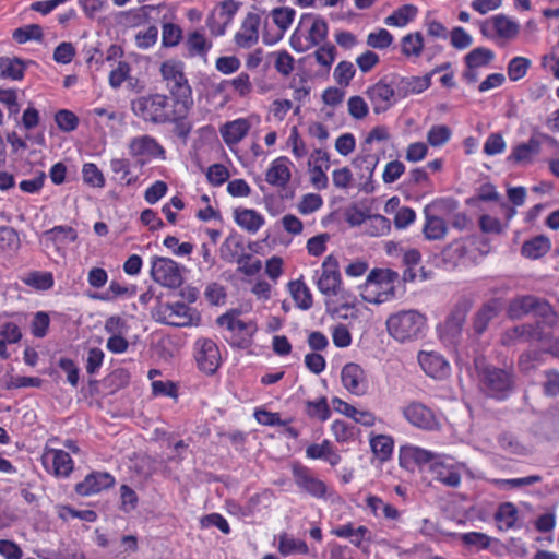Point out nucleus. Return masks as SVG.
I'll use <instances>...</instances> for the list:
<instances>
[{
	"label": "nucleus",
	"instance_id": "obj_1",
	"mask_svg": "<svg viewBox=\"0 0 559 559\" xmlns=\"http://www.w3.org/2000/svg\"><path fill=\"white\" fill-rule=\"evenodd\" d=\"M216 325L222 330V337L236 349H249L254 342L259 326L255 320L242 318L238 308H233L216 318Z\"/></svg>",
	"mask_w": 559,
	"mask_h": 559
},
{
	"label": "nucleus",
	"instance_id": "obj_2",
	"mask_svg": "<svg viewBox=\"0 0 559 559\" xmlns=\"http://www.w3.org/2000/svg\"><path fill=\"white\" fill-rule=\"evenodd\" d=\"M131 111L145 123L167 124L177 104L164 93H148L131 100Z\"/></svg>",
	"mask_w": 559,
	"mask_h": 559
},
{
	"label": "nucleus",
	"instance_id": "obj_3",
	"mask_svg": "<svg viewBox=\"0 0 559 559\" xmlns=\"http://www.w3.org/2000/svg\"><path fill=\"white\" fill-rule=\"evenodd\" d=\"M328 22L316 13H302L289 38L290 47L296 52H306L326 40Z\"/></svg>",
	"mask_w": 559,
	"mask_h": 559
},
{
	"label": "nucleus",
	"instance_id": "obj_4",
	"mask_svg": "<svg viewBox=\"0 0 559 559\" xmlns=\"http://www.w3.org/2000/svg\"><path fill=\"white\" fill-rule=\"evenodd\" d=\"M385 325L388 333L396 342H413L425 336L427 318L418 310H400L388 317Z\"/></svg>",
	"mask_w": 559,
	"mask_h": 559
},
{
	"label": "nucleus",
	"instance_id": "obj_5",
	"mask_svg": "<svg viewBox=\"0 0 559 559\" xmlns=\"http://www.w3.org/2000/svg\"><path fill=\"white\" fill-rule=\"evenodd\" d=\"M159 72L170 99L180 107L193 106V92L185 73V63L176 59L165 60Z\"/></svg>",
	"mask_w": 559,
	"mask_h": 559
},
{
	"label": "nucleus",
	"instance_id": "obj_6",
	"mask_svg": "<svg viewBox=\"0 0 559 559\" xmlns=\"http://www.w3.org/2000/svg\"><path fill=\"white\" fill-rule=\"evenodd\" d=\"M399 273L390 269H373L367 276L360 295L369 304H383L395 296Z\"/></svg>",
	"mask_w": 559,
	"mask_h": 559
},
{
	"label": "nucleus",
	"instance_id": "obj_7",
	"mask_svg": "<svg viewBox=\"0 0 559 559\" xmlns=\"http://www.w3.org/2000/svg\"><path fill=\"white\" fill-rule=\"evenodd\" d=\"M528 313L540 317L548 326H552L557 323V314L554 312L551 306L544 299L533 295H524L518 296L510 301L508 316L511 319H521Z\"/></svg>",
	"mask_w": 559,
	"mask_h": 559
},
{
	"label": "nucleus",
	"instance_id": "obj_8",
	"mask_svg": "<svg viewBox=\"0 0 559 559\" xmlns=\"http://www.w3.org/2000/svg\"><path fill=\"white\" fill-rule=\"evenodd\" d=\"M296 11L290 7H278L271 10L264 20L262 41L272 46L283 39L285 33L292 26Z\"/></svg>",
	"mask_w": 559,
	"mask_h": 559
},
{
	"label": "nucleus",
	"instance_id": "obj_9",
	"mask_svg": "<svg viewBox=\"0 0 559 559\" xmlns=\"http://www.w3.org/2000/svg\"><path fill=\"white\" fill-rule=\"evenodd\" d=\"M452 207L451 199H437L425 207L426 222L423 231L427 239L439 240L445 236L448 227L442 215L451 211Z\"/></svg>",
	"mask_w": 559,
	"mask_h": 559
},
{
	"label": "nucleus",
	"instance_id": "obj_10",
	"mask_svg": "<svg viewBox=\"0 0 559 559\" xmlns=\"http://www.w3.org/2000/svg\"><path fill=\"white\" fill-rule=\"evenodd\" d=\"M192 350L198 369L207 376L215 374L223 362L217 343L210 337H199L194 341Z\"/></svg>",
	"mask_w": 559,
	"mask_h": 559
},
{
	"label": "nucleus",
	"instance_id": "obj_11",
	"mask_svg": "<svg viewBox=\"0 0 559 559\" xmlns=\"http://www.w3.org/2000/svg\"><path fill=\"white\" fill-rule=\"evenodd\" d=\"M292 477L300 492L318 500L326 499L328 485L310 467L295 462L292 465Z\"/></svg>",
	"mask_w": 559,
	"mask_h": 559
},
{
	"label": "nucleus",
	"instance_id": "obj_12",
	"mask_svg": "<svg viewBox=\"0 0 559 559\" xmlns=\"http://www.w3.org/2000/svg\"><path fill=\"white\" fill-rule=\"evenodd\" d=\"M542 141L547 142L549 145L556 148H559V142L548 134H539L537 136L532 135L527 142L514 145L510 155L507 157V160L514 165H531L540 153Z\"/></svg>",
	"mask_w": 559,
	"mask_h": 559
},
{
	"label": "nucleus",
	"instance_id": "obj_13",
	"mask_svg": "<svg viewBox=\"0 0 559 559\" xmlns=\"http://www.w3.org/2000/svg\"><path fill=\"white\" fill-rule=\"evenodd\" d=\"M150 274L155 283L167 288H178L183 282L178 263L166 257L151 258Z\"/></svg>",
	"mask_w": 559,
	"mask_h": 559
},
{
	"label": "nucleus",
	"instance_id": "obj_14",
	"mask_svg": "<svg viewBox=\"0 0 559 559\" xmlns=\"http://www.w3.org/2000/svg\"><path fill=\"white\" fill-rule=\"evenodd\" d=\"M316 285L319 292L328 297L336 296L342 290L338 260L333 254L325 257L321 271H317Z\"/></svg>",
	"mask_w": 559,
	"mask_h": 559
},
{
	"label": "nucleus",
	"instance_id": "obj_15",
	"mask_svg": "<svg viewBox=\"0 0 559 559\" xmlns=\"http://www.w3.org/2000/svg\"><path fill=\"white\" fill-rule=\"evenodd\" d=\"M405 420L421 430L437 431L441 429V420L437 414L421 402H409L402 411Z\"/></svg>",
	"mask_w": 559,
	"mask_h": 559
},
{
	"label": "nucleus",
	"instance_id": "obj_16",
	"mask_svg": "<svg viewBox=\"0 0 559 559\" xmlns=\"http://www.w3.org/2000/svg\"><path fill=\"white\" fill-rule=\"evenodd\" d=\"M484 36L492 39L513 40L520 33V24L504 15L497 14L481 24Z\"/></svg>",
	"mask_w": 559,
	"mask_h": 559
},
{
	"label": "nucleus",
	"instance_id": "obj_17",
	"mask_svg": "<svg viewBox=\"0 0 559 559\" xmlns=\"http://www.w3.org/2000/svg\"><path fill=\"white\" fill-rule=\"evenodd\" d=\"M495 52L486 47H477L464 57L465 69L462 73L463 80L468 84L476 83L483 69L490 66L495 60Z\"/></svg>",
	"mask_w": 559,
	"mask_h": 559
},
{
	"label": "nucleus",
	"instance_id": "obj_18",
	"mask_svg": "<svg viewBox=\"0 0 559 559\" xmlns=\"http://www.w3.org/2000/svg\"><path fill=\"white\" fill-rule=\"evenodd\" d=\"M483 381L487 394L498 400L506 399L513 385L511 373L498 368H486Z\"/></svg>",
	"mask_w": 559,
	"mask_h": 559
},
{
	"label": "nucleus",
	"instance_id": "obj_19",
	"mask_svg": "<svg viewBox=\"0 0 559 559\" xmlns=\"http://www.w3.org/2000/svg\"><path fill=\"white\" fill-rule=\"evenodd\" d=\"M366 95L377 115L385 112L395 104V91L385 79H381L370 85L366 91Z\"/></svg>",
	"mask_w": 559,
	"mask_h": 559
},
{
	"label": "nucleus",
	"instance_id": "obj_20",
	"mask_svg": "<svg viewBox=\"0 0 559 559\" xmlns=\"http://www.w3.org/2000/svg\"><path fill=\"white\" fill-rule=\"evenodd\" d=\"M341 380L344 388L357 396L365 395L369 389L366 371L355 362H348L343 367Z\"/></svg>",
	"mask_w": 559,
	"mask_h": 559
},
{
	"label": "nucleus",
	"instance_id": "obj_21",
	"mask_svg": "<svg viewBox=\"0 0 559 559\" xmlns=\"http://www.w3.org/2000/svg\"><path fill=\"white\" fill-rule=\"evenodd\" d=\"M43 465L57 477H68L73 471L74 462L64 450L49 449L43 455Z\"/></svg>",
	"mask_w": 559,
	"mask_h": 559
},
{
	"label": "nucleus",
	"instance_id": "obj_22",
	"mask_svg": "<svg viewBox=\"0 0 559 559\" xmlns=\"http://www.w3.org/2000/svg\"><path fill=\"white\" fill-rule=\"evenodd\" d=\"M129 153L133 157H145L148 160L165 158L166 151L158 141L151 135L132 138L128 145Z\"/></svg>",
	"mask_w": 559,
	"mask_h": 559
},
{
	"label": "nucleus",
	"instance_id": "obj_23",
	"mask_svg": "<svg viewBox=\"0 0 559 559\" xmlns=\"http://www.w3.org/2000/svg\"><path fill=\"white\" fill-rule=\"evenodd\" d=\"M437 453L423 449L417 445L406 444L400 448L399 459L402 467L413 469L418 467L424 468L425 465H430Z\"/></svg>",
	"mask_w": 559,
	"mask_h": 559
},
{
	"label": "nucleus",
	"instance_id": "obj_24",
	"mask_svg": "<svg viewBox=\"0 0 559 559\" xmlns=\"http://www.w3.org/2000/svg\"><path fill=\"white\" fill-rule=\"evenodd\" d=\"M331 534L338 538L349 539L353 546L361 550H366L371 542V532L369 528L365 525L355 527L352 522L334 527Z\"/></svg>",
	"mask_w": 559,
	"mask_h": 559
},
{
	"label": "nucleus",
	"instance_id": "obj_25",
	"mask_svg": "<svg viewBox=\"0 0 559 559\" xmlns=\"http://www.w3.org/2000/svg\"><path fill=\"white\" fill-rule=\"evenodd\" d=\"M115 485V477L107 472H93L78 483L75 491L80 496H92Z\"/></svg>",
	"mask_w": 559,
	"mask_h": 559
},
{
	"label": "nucleus",
	"instance_id": "obj_26",
	"mask_svg": "<svg viewBox=\"0 0 559 559\" xmlns=\"http://www.w3.org/2000/svg\"><path fill=\"white\" fill-rule=\"evenodd\" d=\"M183 45L188 58H199L204 62L207 61V55L213 47L202 28L189 32Z\"/></svg>",
	"mask_w": 559,
	"mask_h": 559
},
{
	"label": "nucleus",
	"instance_id": "obj_27",
	"mask_svg": "<svg viewBox=\"0 0 559 559\" xmlns=\"http://www.w3.org/2000/svg\"><path fill=\"white\" fill-rule=\"evenodd\" d=\"M418 362L425 373L435 379H443L450 374V364L440 354L420 352Z\"/></svg>",
	"mask_w": 559,
	"mask_h": 559
},
{
	"label": "nucleus",
	"instance_id": "obj_28",
	"mask_svg": "<svg viewBox=\"0 0 559 559\" xmlns=\"http://www.w3.org/2000/svg\"><path fill=\"white\" fill-rule=\"evenodd\" d=\"M432 479L444 486H454V463L450 455L437 453L428 466Z\"/></svg>",
	"mask_w": 559,
	"mask_h": 559
},
{
	"label": "nucleus",
	"instance_id": "obj_29",
	"mask_svg": "<svg viewBox=\"0 0 559 559\" xmlns=\"http://www.w3.org/2000/svg\"><path fill=\"white\" fill-rule=\"evenodd\" d=\"M544 334L538 325L521 324L504 332L501 342L503 345H514L532 341H543Z\"/></svg>",
	"mask_w": 559,
	"mask_h": 559
},
{
	"label": "nucleus",
	"instance_id": "obj_30",
	"mask_svg": "<svg viewBox=\"0 0 559 559\" xmlns=\"http://www.w3.org/2000/svg\"><path fill=\"white\" fill-rule=\"evenodd\" d=\"M261 19L257 13H248L240 29L235 35L236 44L241 48H250L258 43Z\"/></svg>",
	"mask_w": 559,
	"mask_h": 559
},
{
	"label": "nucleus",
	"instance_id": "obj_31",
	"mask_svg": "<svg viewBox=\"0 0 559 559\" xmlns=\"http://www.w3.org/2000/svg\"><path fill=\"white\" fill-rule=\"evenodd\" d=\"M292 162L286 156H280L271 162L266 173L265 180L273 187L285 188L290 181Z\"/></svg>",
	"mask_w": 559,
	"mask_h": 559
},
{
	"label": "nucleus",
	"instance_id": "obj_32",
	"mask_svg": "<svg viewBox=\"0 0 559 559\" xmlns=\"http://www.w3.org/2000/svg\"><path fill=\"white\" fill-rule=\"evenodd\" d=\"M251 123L247 118H237L224 123L219 128L221 136L224 143L231 147L241 142L249 133Z\"/></svg>",
	"mask_w": 559,
	"mask_h": 559
},
{
	"label": "nucleus",
	"instance_id": "obj_33",
	"mask_svg": "<svg viewBox=\"0 0 559 559\" xmlns=\"http://www.w3.org/2000/svg\"><path fill=\"white\" fill-rule=\"evenodd\" d=\"M234 221L238 227L250 235L257 234L265 224V218L260 212L246 207L234 210Z\"/></svg>",
	"mask_w": 559,
	"mask_h": 559
},
{
	"label": "nucleus",
	"instance_id": "obj_34",
	"mask_svg": "<svg viewBox=\"0 0 559 559\" xmlns=\"http://www.w3.org/2000/svg\"><path fill=\"white\" fill-rule=\"evenodd\" d=\"M313 166L310 168V179L313 187L318 190L328 188L329 178L325 171L330 167L329 154L322 150H316L312 155Z\"/></svg>",
	"mask_w": 559,
	"mask_h": 559
},
{
	"label": "nucleus",
	"instance_id": "obj_35",
	"mask_svg": "<svg viewBox=\"0 0 559 559\" xmlns=\"http://www.w3.org/2000/svg\"><path fill=\"white\" fill-rule=\"evenodd\" d=\"M366 506L370 513L377 519H383L390 522H399L402 512L391 503H386L382 498L376 495H368L366 497Z\"/></svg>",
	"mask_w": 559,
	"mask_h": 559
},
{
	"label": "nucleus",
	"instance_id": "obj_36",
	"mask_svg": "<svg viewBox=\"0 0 559 559\" xmlns=\"http://www.w3.org/2000/svg\"><path fill=\"white\" fill-rule=\"evenodd\" d=\"M288 292L295 302V306L300 310H309L313 306V297L310 288L300 276L297 280L290 281L287 284Z\"/></svg>",
	"mask_w": 559,
	"mask_h": 559
},
{
	"label": "nucleus",
	"instance_id": "obj_37",
	"mask_svg": "<svg viewBox=\"0 0 559 559\" xmlns=\"http://www.w3.org/2000/svg\"><path fill=\"white\" fill-rule=\"evenodd\" d=\"M551 248L548 237L538 235L523 242L521 254L530 260H537L546 255Z\"/></svg>",
	"mask_w": 559,
	"mask_h": 559
},
{
	"label": "nucleus",
	"instance_id": "obj_38",
	"mask_svg": "<svg viewBox=\"0 0 559 559\" xmlns=\"http://www.w3.org/2000/svg\"><path fill=\"white\" fill-rule=\"evenodd\" d=\"M277 549L283 557L309 554V547L305 540L295 538L286 532L278 535Z\"/></svg>",
	"mask_w": 559,
	"mask_h": 559
},
{
	"label": "nucleus",
	"instance_id": "obj_39",
	"mask_svg": "<svg viewBox=\"0 0 559 559\" xmlns=\"http://www.w3.org/2000/svg\"><path fill=\"white\" fill-rule=\"evenodd\" d=\"M191 108L192 106L188 105L186 107L177 106L173 114L174 117L168 121V123L174 124V134L182 141H186L192 131V123L187 119Z\"/></svg>",
	"mask_w": 559,
	"mask_h": 559
},
{
	"label": "nucleus",
	"instance_id": "obj_40",
	"mask_svg": "<svg viewBox=\"0 0 559 559\" xmlns=\"http://www.w3.org/2000/svg\"><path fill=\"white\" fill-rule=\"evenodd\" d=\"M480 242L479 237L471 236L460 243V247L456 248V252L459 251V258L464 260L465 262L476 263L479 258L484 257L488 250L480 249L478 243Z\"/></svg>",
	"mask_w": 559,
	"mask_h": 559
},
{
	"label": "nucleus",
	"instance_id": "obj_41",
	"mask_svg": "<svg viewBox=\"0 0 559 559\" xmlns=\"http://www.w3.org/2000/svg\"><path fill=\"white\" fill-rule=\"evenodd\" d=\"M430 85V79L427 76L401 78L397 83V95L407 97L408 95L419 94L426 91Z\"/></svg>",
	"mask_w": 559,
	"mask_h": 559
},
{
	"label": "nucleus",
	"instance_id": "obj_42",
	"mask_svg": "<svg viewBox=\"0 0 559 559\" xmlns=\"http://www.w3.org/2000/svg\"><path fill=\"white\" fill-rule=\"evenodd\" d=\"M418 13V9L414 4H403L384 19L388 26L404 27L412 22Z\"/></svg>",
	"mask_w": 559,
	"mask_h": 559
},
{
	"label": "nucleus",
	"instance_id": "obj_43",
	"mask_svg": "<svg viewBox=\"0 0 559 559\" xmlns=\"http://www.w3.org/2000/svg\"><path fill=\"white\" fill-rule=\"evenodd\" d=\"M379 163V156L367 150L356 156L353 160V166L360 171L361 178H371Z\"/></svg>",
	"mask_w": 559,
	"mask_h": 559
},
{
	"label": "nucleus",
	"instance_id": "obj_44",
	"mask_svg": "<svg viewBox=\"0 0 559 559\" xmlns=\"http://www.w3.org/2000/svg\"><path fill=\"white\" fill-rule=\"evenodd\" d=\"M364 230L371 237H379L390 233L391 222L383 215H370L362 221Z\"/></svg>",
	"mask_w": 559,
	"mask_h": 559
},
{
	"label": "nucleus",
	"instance_id": "obj_45",
	"mask_svg": "<svg viewBox=\"0 0 559 559\" xmlns=\"http://www.w3.org/2000/svg\"><path fill=\"white\" fill-rule=\"evenodd\" d=\"M22 282L36 290L52 288L55 278L51 272L32 271L22 277Z\"/></svg>",
	"mask_w": 559,
	"mask_h": 559
},
{
	"label": "nucleus",
	"instance_id": "obj_46",
	"mask_svg": "<svg viewBox=\"0 0 559 559\" xmlns=\"http://www.w3.org/2000/svg\"><path fill=\"white\" fill-rule=\"evenodd\" d=\"M45 236L56 245L67 246L78 239L76 230L71 226L59 225L45 231Z\"/></svg>",
	"mask_w": 559,
	"mask_h": 559
},
{
	"label": "nucleus",
	"instance_id": "obj_47",
	"mask_svg": "<svg viewBox=\"0 0 559 559\" xmlns=\"http://www.w3.org/2000/svg\"><path fill=\"white\" fill-rule=\"evenodd\" d=\"M245 253L243 242L236 237H227L221 247L222 259L229 263H237Z\"/></svg>",
	"mask_w": 559,
	"mask_h": 559
},
{
	"label": "nucleus",
	"instance_id": "obj_48",
	"mask_svg": "<svg viewBox=\"0 0 559 559\" xmlns=\"http://www.w3.org/2000/svg\"><path fill=\"white\" fill-rule=\"evenodd\" d=\"M370 447L373 454L382 462L388 461L392 453L394 441L386 435H378L370 439Z\"/></svg>",
	"mask_w": 559,
	"mask_h": 559
},
{
	"label": "nucleus",
	"instance_id": "obj_49",
	"mask_svg": "<svg viewBox=\"0 0 559 559\" xmlns=\"http://www.w3.org/2000/svg\"><path fill=\"white\" fill-rule=\"evenodd\" d=\"M331 431L340 443H349L356 439L358 429L355 425L342 419H335L331 425Z\"/></svg>",
	"mask_w": 559,
	"mask_h": 559
},
{
	"label": "nucleus",
	"instance_id": "obj_50",
	"mask_svg": "<svg viewBox=\"0 0 559 559\" xmlns=\"http://www.w3.org/2000/svg\"><path fill=\"white\" fill-rule=\"evenodd\" d=\"M424 49V38L419 32L409 33L401 39V51L407 57H419Z\"/></svg>",
	"mask_w": 559,
	"mask_h": 559
},
{
	"label": "nucleus",
	"instance_id": "obj_51",
	"mask_svg": "<svg viewBox=\"0 0 559 559\" xmlns=\"http://www.w3.org/2000/svg\"><path fill=\"white\" fill-rule=\"evenodd\" d=\"M110 169L119 176L120 185L129 187L138 181V176L131 175L130 160L127 158H112Z\"/></svg>",
	"mask_w": 559,
	"mask_h": 559
},
{
	"label": "nucleus",
	"instance_id": "obj_52",
	"mask_svg": "<svg viewBox=\"0 0 559 559\" xmlns=\"http://www.w3.org/2000/svg\"><path fill=\"white\" fill-rule=\"evenodd\" d=\"M12 38L17 44H25L31 40L41 43L44 40L43 27L38 24H28L14 29Z\"/></svg>",
	"mask_w": 559,
	"mask_h": 559
},
{
	"label": "nucleus",
	"instance_id": "obj_53",
	"mask_svg": "<svg viewBox=\"0 0 559 559\" xmlns=\"http://www.w3.org/2000/svg\"><path fill=\"white\" fill-rule=\"evenodd\" d=\"M495 520L500 530H510L514 527L518 520V510L510 502L502 503L495 514Z\"/></svg>",
	"mask_w": 559,
	"mask_h": 559
},
{
	"label": "nucleus",
	"instance_id": "obj_54",
	"mask_svg": "<svg viewBox=\"0 0 559 559\" xmlns=\"http://www.w3.org/2000/svg\"><path fill=\"white\" fill-rule=\"evenodd\" d=\"M183 39L182 28L175 23L166 22L162 25V46L165 48L177 47Z\"/></svg>",
	"mask_w": 559,
	"mask_h": 559
},
{
	"label": "nucleus",
	"instance_id": "obj_55",
	"mask_svg": "<svg viewBox=\"0 0 559 559\" xmlns=\"http://www.w3.org/2000/svg\"><path fill=\"white\" fill-rule=\"evenodd\" d=\"M168 323L174 326H188L192 323L190 308L183 302H175L169 307Z\"/></svg>",
	"mask_w": 559,
	"mask_h": 559
},
{
	"label": "nucleus",
	"instance_id": "obj_56",
	"mask_svg": "<svg viewBox=\"0 0 559 559\" xmlns=\"http://www.w3.org/2000/svg\"><path fill=\"white\" fill-rule=\"evenodd\" d=\"M25 66L24 63L14 58H5L0 60V76L11 80H21L24 76Z\"/></svg>",
	"mask_w": 559,
	"mask_h": 559
},
{
	"label": "nucleus",
	"instance_id": "obj_57",
	"mask_svg": "<svg viewBox=\"0 0 559 559\" xmlns=\"http://www.w3.org/2000/svg\"><path fill=\"white\" fill-rule=\"evenodd\" d=\"M131 66L128 61H118L116 67L109 72L108 84L112 90H118L122 84L131 79Z\"/></svg>",
	"mask_w": 559,
	"mask_h": 559
},
{
	"label": "nucleus",
	"instance_id": "obj_58",
	"mask_svg": "<svg viewBox=\"0 0 559 559\" xmlns=\"http://www.w3.org/2000/svg\"><path fill=\"white\" fill-rule=\"evenodd\" d=\"M498 442L500 448L509 454L525 455L530 452L528 448L510 432H502Z\"/></svg>",
	"mask_w": 559,
	"mask_h": 559
},
{
	"label": "nucleus",
	"instance_id": "obj_59",
	"mask_svg": "<svg viewBox=\"0 0 559 559\" xmlns=\"http://www.w3.org/2000/svg\"><path fill=\"white\" fill-rule=\"evenodd\" d=\"M313 52V58L325 71H329L336 59V47L331 43L320 44Z\"/></svg>",
	"mask_w": 559,
	"mask_h": 559
},
{
	"label": "nucleus",
	"instance_id": "obj_60",
	"mask_svg": "<svg viewBox=\"0 0 559 559\" xmlns=\"http://www.w3.org/2000/svg\"><path fill=\"white\" fill-rule=\"evenodd\" d=\"M305 411L310 418L319 419L320 421H325L331 416V409L325 397L307 401Z\"/></svg>",
	"mask_w": 559,
	"mask_h": 559
},
{
	"label": "nucleus",
	"instance_id": "obj_61",
	"mask_svg": "<svg viewBox=\"0 0 559 559\" xmlns=\"http://www.w3.org/2000/svg\"><path fill=\"white\" fill-rule=\"evenodd\" d=\"M436 330L441 343L449 348H454V311H451Z\"/></svg>",
	"mask_w": 559,
	"mask_h": 559
},
{
	"label": "nucleus",
	"instance_id": "obj_62",
	"mask_svg": "<svg viewBox=\"0 0 559 559\" xmlns=\"http://www.w3.org/2000/svg\"><path fill=\"white\" fill-rule=\"evenodd\" d=\"M356 74V69L353 62L343 60L340 61L333 72L334 81L337 85L346 87L350 84L352 80Z\"/></svg>",
	"mask_w": 559,
	"mask_h": 559
},
{
	"label": "nucleus",
	"instance_id": "obj_63",
	"mask_svg": "<svg viewBox=\"0 0 559 559\" xmlns=\"http://www.w3.org/2000/svg\"><path fill=\"white\" fill-rule=\"evenodd\" d=\"M55 122L62 132H72L79 127V117L69 109H59L55 114Z\"/></svg>",
	"mask_w": 559,
	"mask_h": 559
},
{
	"label": "nucleus",
	"instance_id": "obj_64",
	"mask_svg": "<svg viewBox=\"0 0 559 559\" xmlns=\"http://www.w3.org/2000/svg\"><path fill=\"white\" fill-rule=\"evenodd\" d=\"M532 62L530 59L525 57H514L512 58L507 67L508 76L510 81L516 82L524 78L530 69Z\"/></svg>",
	"mask_w": 559,
	"mask_h": 559
}]
</instances>
